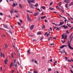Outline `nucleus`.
Returning <instances> with one entry per match:
<instances>
[{
    "label": "nucleus",
    "mask_w": 73,
    "mask_h": 73,
    "mask_svg": "<svg viewBox=\"0 0 73 73\" xmlns=\"http://www.w3.org/2000/svg\"><path fill=\"white\" fill-rule=\"evenodd\" d=\"M14 71H15L14 70H12L11 71V73H13V72H14Z\"/></svg>",
    "instance_id": "obj_53"
},
{
    "label": "nucleus",
    "mask_w": 73,
    "mask_h": 73,
    "mask_svg": "<svg viewBox=\"0 0 73 73\" xmlns=\"http://www.w3.org/2000/svg\"><path fill=\"white\" fill-rule=\"evenodd\" d=\"M27 18L28 20L29 21H31V18L29 16V15L27 14Z\"/></svg>",
    "instance_id": "obj_3"
},
{
    "label": "nucleus",
    "mask_w": 73,
    "mask_h": 73,
    "mask_svg": "<svg viewBox=\"0 0 73 73\" xmlns=\"http://www.w3.org/2000/svg\"><path fill=\"white\" fill-rule=\"evenodd\" d=\"M44 28H45V25H43V27H42V28L44 29Z\"/></svg>",
    "instance_id": "obj_57"
},
{
    "label": "nucleus",
    "mask_w": 73,
    "mask_h": 73,
    "mask_svg": "<svg viewBox=\"0 0 73 73\" xmlns=\"http://www.w3.org/2000/svg\"><path fill=\"white\" fill-rule=\"evenodd\" d=\"M62 39H63L64 38V39H66V37H67V36H66V35H65V34H63L62 35Z\"/></svg>",
    "instance_id": "obj_2"
},
{
    "label": "nucleus",
    "mask_w": 73,
    "mask_h": 73,
    "mask_svg": "<svg viewBox=\"0 0 73 73\" xmlns=\"http://www.w3.org/2000/svg\"><path fill=\"white\" fill-rule=\"evenodd\" d=\"M3 25H4L3 27L4 28H7V29H8V27H7V26L5 25L4 24H3Z\"/></svg>",
    "instance_id": "obj_18"
},
{
    "label": "nucleus",
    "mask_w": 73,
    "mask_h": 73,
    "mask_svg": "<svg viewBox=\"0 0 73 73\" xmlns=\"http://www.w3.org/2000/svg\"><path fill=\"white\" fill-rule=\"evenodd\" d=\"M34 73H37V71L35 70H34Z\"/></svg>",
    "instance_id": "obj_42"
},
{
    "label": "nucleus",
    "mask_w": 73,
    "mask_h": 73,
    "mask_svg": "<svg viewBox=\"0 0 73 73\" xmlns=\"http://www.w3.org/2000/svg\"><path fill=\"white\" fill-rule=\"evenodd\" d=\"M46 17V16H45L43 17H41L40 19H45Z\"/></svg>",
    "instance_id": "obj_13"
},
{
    "label": "nucleus",
    "mask_w": 73,
    "mask_h": 73,
    "mask_svg": "<svg viewBox=\"0 0 73 73\" xmlns=\"http://www.w3.org/2000/svg\"><path fill=\"white\" fill-rule=\"evenodd\" d=\"M57 38L55 37H53V39H56Z\"/></svg>",
    "instance_id": "obj_52"
},
{
    "label": "nucleus",
    "mask_w": 73,
    "mask_h": 73,
    "mask_svg": "<svg viewBox=\"0 0 73 73\" xmlns=\"http://www.w3.org/2000/svg\"><path fill=\"white\" fill-rule=\"evenodd\" d=\"M49 35H50V34H48L47 35V36L48 37V36H49Z\"/></svg>",
    "instance_id": "obj_60"
},
{
    "label": "nucleus",
    "mask_w": 73,
    "mask_h": 73,
    "mask_svg": "<svg viewBox=\"0 0 73 73\" xmlns=\"http://www.w3.org/2000/svg\"><path fill=\"white\" fill-rule=\"evenodd\" d=\"M33 41H36V40L34 39L33 40Z\"/></svg>",
    "instance_id": "obj_63"
},
{
    "label": "nucleus",
    "mask_w": 73,
    "mask_h": 73,
    "mask_svg": "<svg viewBox=\"0 0 73 73\" xmlns=\"http://www.w3.org/2000/svg\"><path fill=\"white\" fill-rule=\"evenodd\" d=\"M49 9H50V10H53V8H52L51 7H49Z\"/></svg>",
    "instance_id": "obj_34"
},
{
    "label": "nucleus",
    "mask_w": 73,
    "mask_h": 73,
    "mask_svg": "<svg viewBox=\"0 0 73 73\" xmlns=\"http://www.w3.org/2000/svg\"><path fill=\"white\" fill-rule=\"evenodd\" d=\"M1 36L3 37V38H4V37H5V35H4V34H2L1 35Z\"/></svg>",
    "instance_id": "obj_14"
},
{
    "label": "nucleus",
    "mask_w": 73,
    "mask_h": 73,
    "mask_svg": "<svg viewBox=\"0 0 73 73\" xmlns=\"http://www.w3.org/2000/svg\"><path fill=\"white\" fill-rule=\"evenodd\" d=\"M8 32H10V33H11V34H12V33L10 30Z\"/></svg>",
    "instance_id": "obj_41"
},
{
    "label": "nucleus",
    "mask_w": 73,
    "mask_h": 73,
    "mask_svg": "<svg viewBox=\"0 0 73 73\" xmlns=\"http://www.w3.org/2000/svg\"><path fill=\"white\" fill-rule=\"evenodd\" d=\"M0 16H3V14L2 13H0Z\"/></svg>",
    "instance_id": "obj_35"
},
{
    "label": "nucleus",
    "mask_w": 73,
    "mask_h": 73,
    "mask_svg": "<svg viewBox=\"0 0 73 73\" xmlns=\"http://www.w3.org/2000/svg\"><path fill=\"white\" fill-rule=\"evenodd\" d=\"M41 7L42 8H43L44 9H45V7L44 6H42Z\"/></svg>",
    "instance_id": "obj_31"
},
{
    "label": "nucleus",
    "mask_w": 73,
    "mask_h": 73,
    "mask_svg": "<svg viewBox=\"0 0 73 73\" xmlns=\"http://www.w3.org/2000/svg\"><path fill=\"white\" fill-rule=\"evenodd\" d=\"M68 61H69V62H71V60H67Z\"/></svg>",
    "instance_id": "obj_49"
},
{
    "label": "nucleus",
    "mask_w": 73,
    "mask_h": 73,
    "mask_svg": "<svg viewBox=\"0 0 73 73\" xmlns=\"http://www.w3.org/2000/svg\"><path fill=\"white\" fill-rule=\"evenodd\" d=\"M14 12L15 13H17V11L16 10H15Z\"/></svg>",
    "instance_id": "obj_51"
},
{
    "label": "nucleus",
    "mask_w": 73,
    "mask_h": 73,
    "mask_svg": "<svg viewBox=\"0 0 73 73\" xmlns=\"http://www.w3.org/2000/svg\"><path fill=\"white\" fill-rule=\"evenodd\" d=\"M62 41L63 43H65V40H64V41H63L62 40Z\"/></svg>",
    "instance_id": "obj_40"
},
{
    "label": "nucleus",
    "mask_w": 73,
    "mask_h": 73,
    "mask_svg": "<svg viewBox=\"0 0 73 73\" xmlns=\"http://www.w3.org/2000/svg\"><path fill=\"white\" fill-rule=\"evenodd\" d=\"M47 34V32H46L45 34L44 35V36H45V35H46Z\"/></svg>",
    "instance_id": "obj_62"
},
{
    "label": "nucleus",
    "mask_w": 73,
    "mask_h": 73,
    "mask_svg": "<svg viewBox=\"0 0 73 73\" xmlns=\"http://www.w3.org/2000/svg\"><path fill=\"white\" fill-rule=\"evenodd\" d=\"M17 23L18 24V25H21V24L19 22H17Z\"/></svg>",
    "instance_id": "obj_38"
},
{
    "label": "nucleus",
    "mask_w": 73,
    "mask_h": 73,
    "mask_svg": "<svg viewBox=\"0 0 73 73\" xmlns=\"http://www.w3.org/2000/svg\"><path fill=\"white\" fill-rule=\"evenodd\" d=\"M29 5L31 7V8H33L34 5L32 4H29Z\"/></svg>",
    "instance_id": "obj_12"
},
{
    "label": "nucleus",
    "mask_w": 73,
    "mask_h": 73,
    "mask_svg": "<svg viewBox=\"0 0 73 73\" xmlns=\"http://www.w3.org/2000/svg\"><path fill=\"white\" fill-rule=\"evenodd\" d=\"M5 48H6L7 47H8V45H7V44H5Z\"/></svg>",
    "instance_id": "obj_36"
},
{
    "label": "nucleus",
    "mask_w": 73,
    "mask_h": 73,
    "mask_svg": "<svg viewBox=\"0 0 73 73\" xmlns=\"http://www.w3.org/2000/svg\"><path fill=\"white\" fill-rule=\"evenodd\" d=\"M56 63H57V61H56L54 62V63L53 64L54 66H55V65H56Z\"/></svg>",
    "instance_id": "obj_27"
},
{
    "label": "nucleus",
    "mask_w": 73,
    "mask_h": 73,
    "mask_svg": "<svg viewBox=\"0 0 73 73\" xmlns=\"http://www.w3.org/2000/svg\"><path fill=\"white\" fill-rule=\"evenodd\" d=\"M26 12H29V13H33L32 12L30 11L29 10H27Z\"/></svg>",
    "instance_id": "obj_16"
},
{
    "label": "nucleus",
    "mask_w": 73,
    "mask_h": 73,
    "mask_svg": "<svg viewBox=\"0 0 73 73\" xmlns=\"http://www.w3.org/2000/svg\"><path fill=\"white\" fill-rule=\"evenodd\" d=\"M19 7H20L21 8H23V6H22V5L20 4H19Z\"/></svg>",
    "instance_id": "obj_21"
},
{
    "label": "nucleus",
    "mask_w": 73,
    "mask_h": 73,
    "mask_svg": "<svg viewBox=\"0 0 73 73\" xmlns=\"http://www.w3.org/2000/svg\"><path fill=\"white\" fill-rule=\"evenodd\" d=\"M54 45V44L53 43H52L50 44V45Z\"/></svg>",
    "instance_id": "obj_54"
},
{
    "label": "nucleus",
    "mask_w": 73,
    "mask_h": 73,
    "mask_svg": "<svg viewBox=\"0 0 73 73\" xmlns=\"http://www.w3.org/2000/svg\"><path fill=\"white\" fill-rule=\"evenodd\" d=\"M12 65H13V63H11V64L10 65V68H11L12 67Z\"/></svg>",
    "instance_id": "obj_23"
},
{
    "label": "nucleus",
    "mask_w": 73,
    "mask_h": 73,
    "mask_svg": "<svg viewBox=\"0 0 73 73\" xmlns=\"http://www.w3.org/2000/svg\"><path fill=\"white\" fill-rule=\"evenodd\" d=\"M38 3H36L35 5H34V7H38Z\"/></svg>",
    "instance_id": "obj_17"
},
{
    "label": "nucleus",
    "mask_w": 73,
    "mask_h": 73,
    "mask_svg": "<svg viewBox=\"0 0 73 73\" xmlns=\"http://www.w3.org/2000/svg\"><path fill=\"white\" fill-rule=\"evenodd\" d=\"M31 3H35V1H34V0H31Z\"/></svg>",
    "instance_id": "obj_25"
},
{
    "label": "nucleus",
    "mask_w": 73,
    "mask_h": 73,
    "mask_svg": "<svg viewBox=\"0 0 73 73\" xmlns=\"http://www.w3.org/2000/svg\"><path fill=\"white\" fill-rule=\"evenodd\" d=\"M66 46H67V45H63L60 47V49H62V48H64V47H66Z\"/></svg>",
    "instance_id": "obj_6"
},
{
    "label": "nucleus",
    "mask_w": 73,
    "mask_h": 73,
    "mask_svg": "<svg viewBox=\"0 0 73 73\" xmlns=\"http://www.w3.org/2000/svg\"><path fill=\"white\" fill-rule=\"evenodd\" d=\"M64 1L66 3H69V1L68 0H65Z\"/></svg>",
    "instance_id": "obj_10"
},
{
    "label": "nucleus",
    "mask_w": 73,
    "mask_h": 73,
    "mask_svg": "<svg viewBox=\"0 0 73 73\" xmlns=\"http://www.w3.org/2000/svg\"><path fill=\"white\" fill-rule=\"evenodd\" d=\"M14 66H15V67H16V64H14Z\"/></svg>",
    "instance_id": "obj_61"
},
{
    "label": "nucleus",
    "mask_w": 73,
    "mask_h": 73,
    "mask_svg": "<svg viewBox=\"0 0 73 73\" xmlns=\"http://www.w3.org/2000/svg\"><path fill=\"white\" fill-rule=\"evenodd\" d=\"M19 21H20V23H22V20H21V19H19Z\"/></svg>",
    "instance_id": "obj_44"
},
{
    "label": "nucleus",
    "mask_w": 73,
    "mask_h": 73,
    "mask_svg": "<svg viewBox=\"0 0 73 73\" xmlns=\"http://www.w3.org/2000/svg\"><path fill=\"white\" fill-rule=\"evenodd\" d=\"M44 21H45V22L46 23H47V20H44Z\"/></svg>",
    "instance_id": "obj_56"
},
{
    "label": "nucleus",
    "mask_w": 73,
    "mask_h": 73,
    "mask_svg": "<svg viewBox=\"0 0 73 73\" xmlns=\"http://www.w3.org/2000/svg\"><path fill=\"white\" fill-rule=\"evenodd\" d=\"M68 3H66V4L65 7H66V8H68Z\"/></svg>",
    "instance_id": "obj_26"
},
{
    "label": "nucleus",
    "mask_w": 73,
    "mask_h": 73,
    "mask_svg": "<svg viewBox=\"0 0 73 73\" xmlns=\"http://www.w3.org/2000/svg\"><path fill=\"white\" fill-rule=\"evenodd\" d=\"M66 33H67V34H68V33H69V31L68 30H67L66 31Z\"/></svg>",
    "instance_id": "obj_37"
},
{
    "label": "nucleus",
    "mask_w": 73,
    "mask_h": 73,
    "mask_svg": "<svg viewBox=\"0 0 73 73\" xmlns=\"http://www.w3.org/2000/svg\"><path fill=\"white\" fill-rule=\"evenodd\" d=\"M10 12L11 13H13V9H12L10 11Z\"/></svg>",
    "instance_id": "obj_20"
},
{
    "label": "nucleus",
    "mask_w": 73,
    "mask_h": 73,
    "mask_svg": "<svg viewBox=\"0 0 73 73\" xmlns=\"http://www.w3.org/2000/svg\"><path fill=\"white\" fill-rule=\"evenodd\" d=\"M65 58H66V60H67L68 59V57H66V56H65Z\"/></svg>",
    "instance_id": "obj_58"
},
{
    "label": "nucleus",
    "mask_w": 73,
    "mask_h": 73,
    "mask_svg": "<svg viewBox=\"0 0 73 73\" xmlns=\"http://www.w3.org/2000/svg\"><path fill=\"white\" fill-rule=\"evenodd\" d=\"M52 71V69L51 68H49L48 69V72H49L50 71Z\"/></svg>",
    "instance_id": "obj_24"
},
{
    "label": "nucleus",
    "mask_w": 73,
    "mask_h": 73,
    "mask_svg": "<svg viewBox=\"0 0 73 73\" xmlns=\"http://www.w3.org/2000/svg\"><path fill=\"white\" fill-rule=\"evenodd\" d=\"M0 70L1 71V70H2V67H1Z\"/></svg>",
    "instance_id": "obj_55"
},
{
    "label": "nucleus",
    "mask_w": 73,
    "mask_h": 73,
    "mask_svg": "<svg viewBox=\"0 0 73 73\" xmlns=\"http://www.w3.org/2000/svg\"><path fill=\"white\" fill-rule=\"evenodd\" d=\"M52 38V37H50L48 39V41H49L50 40L51 38Z\"/></svg>",
    "instance_id": "obj_28"
},
{
    "label": "nucleus",
    "mask_w": 73,
    "mask_h": 73,
    "mask_svg": "<svg viewBox=\"0 0 73 73\" xmlns=\"http://www.w3.org/2000/svg\"><path fill=\"white\" fill-rule=\"evenodd\" d=\"M41 32H38L37 33V35H41Z\"/></svg>",
    "instance_id": "obj_32"
},
{
    "label": "nucleus",
    "mask_w": 73,
    "mask_h": 73,
    "mask_svg": "<svg viewBox=\"0 0 73 73\" xmlns=\"http://www.w3.org/2000/svg\"><path fill=\"white\" fill-rule=\"evenodd\" d=\"M1 57H2L3 58L5 57V56L4 55V53L1 52Z\"/></svg>",
    "instance_id": "obj_5"
},
{
    "label": "nucleus",
    "mask_w": 73,
    "mask_h": 73,
    "mask_svg": "<svg viewBox=\"0 0 73 73\" xmlns=\"http://www.w3.org/2000/svg\"><path fill=\"white\" fill-rule=\"evenodd\" d=\"M27 2L29 3V4H31L30 3H31V0H28L27 1Z\"/></svg>",
    "instance_id": "obj_19"
},
{
    "label": "nucleus",
    "mask_w": 73,
    "mask_h": 73,
    "mask_svg": "<svg viewBox=\"0 0 73 73\" xmlns=\"http://www.w3.org/2000/svg\"><path fill=\"white\" fill-rule=\"evenodd\" d=\"M15 5H16V4H15V3H13V7H15Z\"/></svg>",
    "instance_id": "obj_30"
},
{
    "label": "nucleus",
    "mask_w": 73,
    "mask_h": 73,
    "mask_svg": "<svg viewBox=\"0 0 73 73\" xmlns=\"http://www.w3.org/2000/svg\"><path fill=\"white\" fill-rule=\"evenodd\" d=\"M4 62L5 64H7V62H8V60L7 59H5V60Z\"/></svg>",
    "instance_id": "obj_11"
},
{
    "label": "nucleus",
    "mask_w": 73,
    "mask_h": 73,
    "mask_svg": "<svg viewBox=\"0 0 73 73\" xmlns=\"http://www.w3.org/2000/svg\"><path fill=\"white\" fill-rule=\"evenodd\" d=\"M43 38H44L43 37L41 38H40V40H42L43 39Z\"/></svg>",
    "instance_id": "obj_48"
},
{
    "label": "nucleus",
    "mask_w": 73,
    "mask_h": 73,
    "mask_svg": "<svg viewBox=\"0 0 73 73\" xmlns=\"http://www.w3.org/2000/svg\"><path fill=\"white\" fill-rule=\"evenodd\" d=\"M11 56L12 57V58H13V53H11Z\"/></svg>",
    "instance_id": "obj_33"
},
{
    "label": "nucleus",
    "mask_w": 73,
    "mask_h": 73,
    "mask_svg": "<svg viewBox=\"0 0 73 73\" xmlns=\"http://www.w3.org/2000/svg\"><path fill=\"white\" fill-rule=\"evenodd\" d=\"M34 62H35V63H36V64L37 65V64H38L37 63V61L34 60Z\"/></svg>",
    "instance_id": "obj_29"
},
{
    "label": "nucleus",
    "mask_w": 73,
    "mask_h": 73,
    "mask_svg": "<svg viewBox=\"0 0 73 73\" xmlns=\"http://www.w3.org/2000/svg\"><path fill=\"white\" fill-rule=\"evenodd\" d=\"M33 27H34V25H31L30 27V29L31 30H32L33 29Z\"/></svg>",
    "instance_id": "obj_7"
},
{
    "label": "nucleus",
    "mask_w": 73,
    "mask_h": 73,
    "mask_svg": "<svg viewBox=\"0 0 73 73\" xmlns=\"http://www.w3.org/2000/svg\"><path fill=\"white\" fill-rule=\"evenodd\" d=\"M59 29H60V28L57 27L56 30V31H58V30H59Z\"/></svg>",
    "instance_id": "obj_39"
},
{
    "label": "nucleus",
    "mask_w": 73,
    "mask_h": 73,
    "mask_svg": "<svg viewBox=\"0 0 73 73\" xmlns=\"http://www.w3.org/2000/svg\"><path fill=\"white\" fill-rule=\"evenodd\" d=\"M62 24H63V23L60 22V24L58 25V26H61V25H62Z\"/></svg>",
    "instance_id": "obj_15"
},
{
    "label": "nucleus",
    "mask_w": 73,
    "mask_h": 73,
    "mask_svg": "<svg viewBox=\"0 0 73 73\" xmlns=\"http://www.w3.org/2000/svg\"><path fill=\"white\" fill-rule=\"evenodd\" d=\"M52 4H53V3L51 2L50 4V5H52Z\"/></svg>",
    "instance_id": "obj_47"
},
{
    "label": "nucleus",
    "mask_w": 73,
    "mask_h": 73,
    "mask_svg": "<svg viewBox=\"0 0 73 73\" xmlns=\"http://www.w3.org/2000/svg\"><path fill=\"white\" fill-rule=\"evenodd\" d=\"M68 48H69L70 49H72V50H73V48L71 46H70V43H69V41H68Z\"/></svg>",
    "instance_id": "obj_1"
},
{
    "label": "nucleus",
    "mask_w": 73,
    "mask_h": 73,
    "mask_svg": "<svg viewBox=\"0 0 73 73\" xmlns=\"http://www.w3.org/2000/svg\"><path fill=\"white\" fill-rule=\"evenodd\" d=\"M38 14H39V13H38V12L35 13L34 14V16H37V15H38Z\"/></svg>",
    "instance_id": "obj_8"
},
{
    "label": "nucleus",
    "mask_w": 73,
    "mask_h": 73,
    "mask_svg": "<svg viewBox=\"0 0 73 73\" xmlns=\"http://www.w3.org/2000/svg\"><path fill=\"white\" fill-rule=\"evenodd\" d=\"M71 5H72V4L71 3L69 5V7H70V6H71Z\"/></svg>",
    "instance_id": "obj_50"
},
{
    "label": "nucleus",
    "mask_w": 73,
    "mask_h": 73,
    "mask_svg": "<svg viewBox=\"0 0 73 73\" xmlns=\"http://www.w3.org/2000/svg\"><path fill=\"white\" fill-rule=\"evenodd\" d=\"M63 27L64 28V29H67L68 28V27L67 26H65V25H64L63 26Z\"/></svg>",
    "instance_id": "obj_9"
},
{
    "label": "nucleus",
    "mask_w": 73,
    "mask_h": 73,
    "mask_svg": "<svg viewBox=\"0 0 73 73\" xmlns=\"http://www.w3.org/2000/svg\"><path fill=\"white\" fill-rule=\"evenodd\" d=\"M70 70V71H71V73H73V71H72V70Z\"/></svg>",
    "instance_id": "obj_59"
},
{
    "label": "nucleus",
    "mask_w": 73,
    "mask_h": 73,
    "mask_svg": "<svg viewBox=\"0 0 73 73\" xmlns=\"http://www.w3.org/2000/svg\"><path fill=\"white\" fill-rule=\"evenodd\" d=\"M50 31H52V28L50 27Z\"/></svg>",
    "instance_id": "obj_46"
},
{
    "label": "nucleus",
    "mask_w": 73,
    "mask_h": 73,
    "mask_svg": "<svg viewBox=\"0 0 73 73\" xmlns=\"http://www.w3.org/2000/svg\"><path fill=\"white\" fill-rule=\"evenodd\" d=\"M44 14V12H42L41 14V15H43V14Z\"/></svg>",
    "instance_id": "obj_45"
},
{
    "label": "nucleus",
    "mask_w": 73,
    "mask_h": 73,
    "mask_svg": "<svg viewBox=\"0 0 73 73\" xmlns=\"http://www.w3.org/2000/svg\"><path fill=\"white\" fill-rule=\"evenodd\" d=\"M61 4H62L60 5L59 7H61V8H60L59 7H58V6H56V8H57V9H61V8H63V7H61Z\"/></svg>",
    "instance_id": "obj_4"
},
{
    "label": "nucleus",
    "mask_w": 73,
    "mask_h": 73,
    "mask_svg": "<svg viewBox=\"0 0 73 73\" xmlns=\"http://www.w3.org/2000/svg\"><path fill=\"white\" fill-rule=\"evenodd\" d=\"M37 10L38 11H39V12H41V11H40V10L39 8H38L37 9Z\"/></svg>",
    "instance_id": "obj_43"
},
{
    "label": "nucleus",
    "mask_w": 73,
    "mask_h": 73,
    "mask_svg": "<svg viewBox=\"0 0 73 73\" xmlns=\"http://www.w3.org/2000/svg\"><path fill=\"white\" fill-rule=\"evenodd\" d=\"M27 52L28 54H31V52H30L29 50H27Z\"/></svg>",
    "instance_id": "obj_22"
},
{
    "label": "nucleus",
    "mask_w": 73,
    "mask_h": 73,
    "mask_svg": "<svg viewBox=\"0 0 73 73\" xmlns=\"http://www.w3.org/2000/svg\"><path fill=\"white\" fill-rule=\"evenodd\" d=\"M14 64H16V60H14Z\"/></svg>",
    "instance_id": "obj_64"
}]
</instances>
